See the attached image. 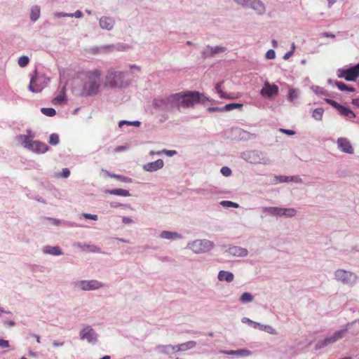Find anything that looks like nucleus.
<instances>
[{
	"label": "nucleus",
	"instance_id": "1",
	"mask_svg": "<svg viewBox=\"0 0 359 359\" xmlns=\"http://www.w3.org/2000/svg\"><path fill=\"white\" fill-rule=\"evenodd\" d=\"M210 99L204 94L198 91H185L170 94L169 95L158 96L153 100L152 105L158 111L171 112L175 109L193 107L196 104L205 103Z\"/></svg>",
	"mask_w": 359,
	"mask_h": 359
},
{
	"label": "nucleus",
	"instance_id": "2",
	"mask_svg": "<svg viewBox=\"0 0 359 359\" xmlns=\"http://www.w3.org/2000/svg\"><path fill=\"white\" fill-rule=\"evenodd\" d=\"M101 72L98 69L88 71L85 74L83 87L80 93L82 97H90L99 93Z\"/></svg>",
	"mask_w": 359,
	"mask_h": 359
},
{
	"label": "nucleus",
	"instance_id": "3",
	"mask_svg": "<svg viewBox=\"0 0 359 359\" xmlns=\"http://www.w3.org/2000/svg\"><path fill=\"white\" fill-rule=\"evenodd\" d=\"M128 74V72L110 69L108 70L106 75L105 86L111 88H126L130 83V81L127 79Z\"/></svg>",
	"mask_w": 359,
	"mask_h": 359
},
{
	"label": "nucleus",
	"instance_id": "4",
	"mask_svg": "<svg viewBox=\"0 0 359 359\" xmlns=\"http://www.w3.org/2000/svg\"><path fill=\"white\" fill-rule=\"evenodd\" d=\"M241 158L252 164L269 165L271 159L266 154L259 150H248L241 154Z\"/></svg>",
	"mask_w": 359,
	"mask_h": 359
},
{
	"label": "nucleus",
	"instance_id": "5",
	"mask_svg": "<svg viewBox=\"0 0 359 359\" xmlns=\"http://www.w3.org/2000/svg\"><path fill=\"white\" fill-rule=\"evenodd\" d=\"M50 78L44 74H38L36 69L31 75L28 89L32 93H40L48 85Z\"/></svg>",
	"mask_w": 359,
	"mask_h": 359
},
{
	"label": "nucleus",
	"instance_id": "6",
	"mask_svg": "<svg viewBox=\"0 0 359 359\" xmlns=\"http://www.w3.org/2000/svg\"><path fill=\"white\" fill-rule=\"evenodd\" d=\"M187 247L194 253H205L215 247V243L207 239H197L188 243Z\"/></svg>",
	"mask_w": 359,
	"mask_h": 359
},
{
	"label": "nucleus",
	"instance_id": "7",
	"mask_svg": "<svg viewBox=\"0 0 359 359\" xmlns=\"http://www.w3.org/2000/svg\"><path fill=\"white\" fill-rule=\"evenodd\" d=\"M347 332V329H342L338 331H336L333 334L327 336L323 339L318 340L316 345L315 349L316 351L322 349L328 345L332 344L339 339H342L345 334Z\"/></svg>",
	"mask_w": 359,
	"mask_h": 359
},
{
	"label": "nucleus",
	"instance_id": "8",
	"mask_svg": "<svg viewBox=\"0 0 359 359\" xmlns=\"http://www.w3.org/2000/svg\"><path fill=\"white\" fill-rule=\"evenodd\" d=\"M334 277L337 280L348 285H353L358 280L356 274L344 269L337 270L334 272Z\"/></svg>",
	"mask_w": 359,
	"mask_h": 359
},
{
	"label": "nucleus",
	"instance_id": "9",
	"mask_svg": "<svg viewBox=\"0 0 359 359\" xmlns=\"http://www.w3.org/2000/svg\"><path fill=\"white\" fill-rule=\"evenodd\" d=\"M234 1L243 7L253 9L259 15H263L266 12L264 4L260 0H234Z\"/></svg>",
	"mask_w": 359,
	"mask_h": 359
},
{
	"label": "nucleus",
	"instance_id": "10",
	"mask_svg": "<svg viewBox=\"0 0 359 359\" xmlns=\"http://www.w3.org/2000/svg\"><path fill=\"white\" fill-rule=\"evenodd\" d=\"M358 66H353L347 69H339L337 75L339 78L344 79L347 81H355L359 77V69Z\"/></svg>",
	"mask_w": 359,
	"mask_h": 359
},
{
	"label": "nucleus",
	"instance_id": "11",
	"mask_svg": "<svg viewBox=\"0 0 359 359\" xmlns=\"http://www.w3.org/2000/svg\"><path fill=\"white\" fill-rule=\"evenodd\" d=\"M74 286L83 291H90L98 290L104 287V284L97 280H83L75 282Z\"/></svg>",
	"mask_w": 359,
	"mask_h": 359
},
{
	"label": "nucleus",
	"instance_id": "12",
	"mask_svg": "<svg viewBox=\"0 0 359 359\" xmlns=\"http://www.w3.org/2000/svg\"><path fill=\"white\" fill-rule=\"evenodd\" d=\"M23 147L36 154H44L50 149L46 143L39 140H33Z\"/></svg>",
	"mask_w": 359,
	"mask_h": 359
},
{
	"label": "nucleus",
	"instance_id": "13",
	"mask_svg": "<svg viewBox=\"0 0 359 359\" xmlns=\"http://www.w3.org/2000/svg\"><path fill=\"white\" fill-rule=\"evenodd\" d=\"M79 337L81 340H86L88 343L94 344L97 341L98 334L91 326L87 325L80 331Z\"/></svg>",
	"mask_w": 359,
	"mask_h": 359
},
{
	"label": "nucleus",
	"instance_id": "14",
	"mask_svg": "<svg viewBox=\"0 0 359 359\" xmlns=\"http://www.w3.org/2000/svg\"><path fill=\"white\" fill-rule=\"evenodd\" d=\"M279 88L274 83H270L266 81L264 84L263 88L260 90V95L268 99L276 96L278 94Z\"/></svg>",
	"mask_w": 359,
	"mask_h": 359
},
{
	"label": "nucleus",
	"instance_id": "15",
	"mask_svg": "<svg viewBox=\"0 0 359 359\" xmlns=\"http://www.w3.org/2000/svg\"><path fill=\"white\" fill-rule=\"evenodd\" d=\"M338 149L346 154H353L354 149L349 142V140L345 137H339L337 140Z\"/></svg>",
	"mask_w": 359,
	"mask_h": 359
},
{
	"label": "nucleus",
	"instance_id": "16",
	"mask_svg": "<svg viewBox=\"0 0 359 359\" xmlns=\"http://www.w3.org/2000/svg\"><path fill=\"white\" fill-rule=\"evenodd\" d=\"M116 21L115 19L109 16H102L99 19V25L101 29L111 31L114 29Z\"/></svg>",
	"mask_w": 359,
	"mask_h": 359
},
{
	"label": "nucleus",
	"instance_id": "17",
	"mask_svg": "<svg viewBox=\"0 0 359 359\" xmlns=\"http://www.w3.org/2000/svg\"><path fill=\"white\" fill-rule=\"evenodd\" d=\"M221 353L225 355H231L234 358L248 357L252 355V351L245 348L229 351L225 350L222 351Z\"/></svg>",
	"mask_w": 359,
	"mask_h": 359
},
{
	"label": "nucleus",
	"instance_id": "18",
	"mask_svg": "<svg viewBox=\"0 0 359 359\" xmlns=\"http://www.w3.org/2000/svg\"><path fill=\"white\" fill-rule=\"evenodd\" d=\"M226 252L237 257H245L248 255V251L246 248L235 245L229 246Z\"/></svg>",
	"mask_w": 359,
	"mask_h": 359
},
{
	"label": "nucleus",
	"instance_id": "19",
	"mask_svg": "<svg viewBox=\"0 0 359 359\" xmlns=\"http://www.w3.org/2000/svg\"><path fill=\"white\" fill-rule=\"evenodd\" d=\"M35 137V133L32 130L27 129L25 135H19L16 137V140L21 144L22 147L33 141Z\"/></svg>",
	"mask_w": 359,
	"mask_h": 359
},
{
	"label": "nucleus",
	"instance_id": "20",
	"mask_svg": "<svg viewBox=\"0 0 359 359\" xmlns=\"http://www.w3.org/2000/svg\"><path fill=\"white\" fill-rule=\"evenodd\" d=\"M164 165L162 159H158L156 161L150 162L143 165V169L147 172H155L161 169Z\"/></svg>",
	"mask_w": 359,
	"mask_h": 359
},
{
	"label": "nucleus",
	"instance_id": "21",
	"mask_svg": "<svg viewBox=\"0 0 359 359\" xmlns=\"http://www.w3.org/2000/svg\"><path fill=\"white\" fill-rule=\"evenodd\" d=\"M114 48V45H102L91 48L90 52L93 54L107 53L113 51Z\"/></svg>",
	"mask_w": 359,
	"mask_h": 359
},
{
	"label": "nucleus",
	"instance_id": "22",
	"mask_svg": "<svg viewBox=\"0 0 359 359\" xmlns=\"http://www.w3.org/2000/svg\"><path fill=\"white\" fill-rule=\"evenodd\" d=\"M42 252L43 254L53 256L63 255V252L59 246L46 245L42 248Z\"/></svg>",
	"mask_w": 359,
	"mask_h": 359
},
{
	"label": "nucleus",
	"instance_id": "23",
	"mask_svg": "<svg viewBox=\"0 0 359 359\" xmlns=\"http://www.w3.org/2000/svg\"><path fill=\"white\" fill-rule=\"evenodd\" d=\"M159 236L161 238L167 239L169 241H175L182 238V235L177 232L169 231H163L160 233Z\"/></svg>",
	"mask_w": 359,
	"mask_h": 359
},
{
	"label": "nucleus",
	"instance_id": "24",
	"mask_svg": "<svg viewBox=\"0 0 359 359\" xmlns=\"http://www.w3.org/2000/svg\"><path fill=\"white\" fill-rule=\"evenodd\" d=\"M299 95L300 91L298 89L290 87L288 90L287 100L290 102L295 105L297 104Z\"/></svg>",
	"mask_w": 359,
	"mask_h": 359
},
{
	"label": "nucleus",
	"instance_id": "25",
	"mask_svg": "<svg viewBox=\"0 0 359 359\" xmlns=\"http://www.w3.org/2000/svg\"><path fill=\"white\" fill-rule=\"evenodd\" d=\"M217 278L219 281H226L227 283H231L234 279V275L231 271L221 270L219 271Z\"/></svg>",
	"mask_w": 359,
	"mask_h": 359
},
{
	"label": "nucleus",
	"instance_id": "26",
	"mask_svg": "<svg viewBox=\"0 0 359 359\" xmlns=\"http://www.w3.org/2000/svg\"><path fill=\"white\" fill-rule=\"evenodd\" d=\"M53 15H54V17H55L57 18H64V17H69V18L74 17L76 18H81L83 16V13L79 10H77L74 13H65V12H55V13H54Z\"/></svg>",
	"mask_w": 359,
	"mask_h": 359
},
{
	"label": "nucleus",
	"instance_id": "27",
	"mask_svg": "<svg viewBox=\"0 0 359 359\" xmlns=\"http://www.w3.org/2000/svg\"><path fill=\"white\" fill-rule=\"evenodd\" d=\"M231 132L236 135L238 136L240 139H250V136H252V134L249 133L248 132L240 128H232Z\"/></svg>",
	"mask_w": 359,
	"mask_h": 359
},
{
	"label": "nucleus",
	"instance_id": "28",
	"mask_svg": "<svg viewBox=\"0 0 359 359\" xmlns=\"http://www.w3.org/2000/svg\"><path fill=\"white\" fill-rule=\"evenodd\" d=\"M78 248H81L83 251H89L92 252H100V249L95 245H88L86 243H78L75 245Z\"/></svg>",
	"mask_w": 359,
	"mask_h": 359
},
{
	"label": "nucleus",
	"instance_id": "29",
	"mask_svg": "<svg viewBox=\"0 0 359 359\" xmlns=\"http://www.w3.org/2000/svg\"><path fill=\"white\" fill-rule=\"evenodd\" d=\"M106 194H109L111 195L121 196H130L131 194L129 191L123 189H107L105 191Z\"/></svg>",
	"mask_w": 359,
	"mask_h": 359
},
{
	"label": "nucleus",
	"instance_id": "30",
	"mask_svg": "<svg viewBox=\"0 0 359 359\" xmlns=\"http://www.w3.org/2000/svg\"><path fill=\"white\" fill-rule=\"evenodd\" d=\"M176 346L173 345H158L156 350L161 353L169 354L170 351H176Z\"/></svg>",
	"mask_w": 359,
	"mask_h": 359
},
{
	"label": "nucleus",
	"instance_id": "31",
	"mask_svg": "<svg viewBox=\"0 0 359 359\" xmlns=\"http://www.w3.org/2000/svg\"><path fill=\"white\" fill-rule=\"evenodd\" d=\"M196 345V342L194 341H189L185 343L178 344L176 346V351H182L193 348Z\"/></svg>",
	"mask_w": 359,
	"mask_h": 359
},
{
	"label": "nucleus",
	"instance_id": "32",
	"mask_svg": "<svg viewBox=\"0 0 359 359\" xmlns=\"http://www.w3.org/2000/svg\"><path fill=\"white\" fill-rule=\"evenodd\" d=\"M297 213V210L294 208H280V217H292Z\"/></svg>",
	"mask_w": 359,
	"mask_h": 359
},
{
	"label": "nucleus",
	"instance_id": "33",
	"mask_svg": "<svg viewBox=\"0 0 359 359\" xmlns=\"http://www.w3.org/2000/svg\"><path fill=\"white\" fill-rule=\"evenodd\" d=\"M279 182H301L302 179L299 176H283L280 175L277 177Z\"/></svg>",
	"mask_w": 359,
	"mask_h": 359
},
{
	"label": "nucleus",
	"instance_id": "34",
	"mask_svg": "<svg viewBox=\"0 0 359 359\" xmlns=\"http://www.w3.org/2000/svg\"><path fill=\"white\" fill-rule=\"evenodd\" d=\"M262 210L264 213H268L276 217H280V208L278 207H263Z\"/></svg>",
	"mask_w": 359,
	"mask_h": 359
},
{
	"label": "nucleus",
	"instance_id": "35",
	"mask_svg": "<svg viewBox=\"0 0 359 359\" xmlns=\"http://www.w3.org/2000/svg\"><path fill=\"white\" fill-rule=\"evenodd\" d=\"M40 7L39 6H33L30 11V20L32 22H36L40 17Z\"/></svg>",
	"mask_w": 359,
	"mask_h": 359
},
{
	"label": "nucleus",
	"instance_id": "36",
	"mask_svg": "<svg viewBox=\"0 0 359 359\" xmlns=\"http://www.w3.org/2000/svg\"><path fill=\"white\" fill-rule=\"evenodd\" d=\"M311 90L313 91V93L316 95H325L330 97V93H328V91L321 87H319L318 86H312L311 87Z\"/></svg>",
	"mask_w": 359,
	"mask_h": 359
},
{
	"label": "nucleus",
	"instance_id": "37",
	"mask_svg": "<svg viewBox=\"0 0 359 359\" xmlns=\"http://www.w3.org/2000/svg\"><path fill=\"white\" fill-rule=\"evenodd\" d=\"M339 114L348 117V118H353L356 116L355 114L352 110L345 106H344L341 110H340Z\"/></svg>",
	"mask_w": 359,
	"mask_h": 359
},
{
	"label": "nucleus",
	"instance_id": "38",
	"mask_svg": "<svg viewBox=\"0 0 359 359\" xmlns=\"http://www.w3.org/2000/svg\"><path fill=\"white\" fill-rule=\"evenodd\" d=\"M324 113V109L322 107L316 108L313 111L312 117L316 121H321Z\"/></svg>",
	"mask_w": 359,
	"mask_h": 359
},
{
	"label": "nucleus",
	"instance_id": "39",
	"mask_svg": "<svg viewBox=\"0 0 359 359\" xmlns=\"http://www.w3.org/2000/svg\"><path fill=\"white\" fill-rule=\"evenodd\" d=\"M243 107V104L241 103H229L223 107L224 111H230L236 109H241Z\"/></svg>",
	"mask_w": 359,
	"mask_h": 359
},
{
	"label": "nucleus",
	"instance_id": "40",
	"mask_svg": "<svg viewBox=\"0 0 359 359\" xmlns=\"http://www.w3.org/2000/svg\"><path fill=\"white\" fill-rule=\"evenodd\" d=\"M253 300V296L251 293L245 292L240 297V301L243 304L250 303Z\"/></svg>",
	"mask_w": 359,
	"mask_h": 359
},
{
	"label": "nucleus",
	"instance_id": "41",
	"mask_svg": "<svg viewBox=\"0 0 359 359\" xmlns=\"http://www.w3.org/2000/svg\"><path fill=\"white\" fill-rule=\"evenodd\" d=\"M222 82H219L215 86V90L219 95L221 98L230 99V96L227 95L225 93L223 92L222 89Z\"/></svg>",
	"mask_w": 359,
	"mask_h": 359
},
{
	"label": "nucleus",
	"instance_id": "42",
	"mask_svg": "<svg viewBox=\"0 0 359 359\" xmlns=\"http://www.w3.org/2000/svg\"><path fill=\"white\" fill-rule=\"evenodd\" d=\"M41 112L43 114L46 115L47 116H50V117H52L56 114L55 109L52 107H48V108L43 107L41 109Z\"/></svg>",
	"mask_w": 359,
	"mask_h": 359
},
{
	"label": "nucleus",
	"instance_id": "43",
	"mask_svg": "<svg viewBox=\"0 0 359 359\" xmlns=\"http://www.w3.org/2000/svg\"><path fill=\"white\" fill-rule=\"evenodd\" d=\"M60 142V137L57 133H52L49 137L48 143L51 145L56 146Z\"/></svg>",
	"mask_w": 359,
	"mask_h": 359
},
{
	"label": "nucleus",
	"instance_id": "44",
	"mask_svg": "<svg viewBox=\"0 0 359 359\" xmlns=\"http://www.w3.org/2000/svg\"><path fill=\"white\" fill-rule=\"evenodd\" d=\"M65 86H63L62 90H61V92H60V94L59 95H57L55 98V101L57 103H63L65 102L66 100V95H65Z\"/></svg>",
	"mask_w": 359,
	"mask_h": 359
},
{
	"label": "nucleus",
	"instance_id": "45",
	"mask_svg": "<svg viewBox=\"0 0 359 359\" xmlns=\"http://www.w3.org/2000/svg\"><path fill=\"white\" fill-rule=\"evenodd\" d=\"M208 48L212 50L214 56L216 54L224 53L226 50V48L225 47L219 46H216L213 47V46H210L208 45Z\"/></svg>",
	"mask_w": 359,
	"mask_h": 359
},
{
	"label": "nucleus",
	"instance_id": "46",
	"mask_svg": "<svg viewBox=\"0 0 359 359\" xmlns=\"http://www.w3.org/2000/svg\"><path fill=\"white\" fill-rule=\"evenodd\" d=\"M140 122L139 121H126V120H123V121H121L119 123H118V126L120 128H122L123 126L124 125H127V126H140Z\"/></svg>",
	"mask_w": 359,
	"mask_h": 359
},
{
	"label": "nucleus",
	"instance_id": "47",
	"mask_svg": "<svg viewBox=\"0 0 359 359\" xmlns=\"http://www.w3.org/2000/svg\"><path fill=\"white\" fill-rule=\"evenodd\" d=\"M220 205L223 208H238L239 205L236 203L230 201H222L220 202Z\"/></svg>",
	"mask_w": 359,
	"mask_h": 359
},
{
	"label": "nucleus",
	"instance_id": "48",
	"mask_svg": "<svg viewBox=\"0 0 359 359\" xmlns=\"http://www.w3.org/2000/svg\"><path fill=\"white\" fill-rule=\"evenodd\" d=\"M29 62V58L26 55H22L18 59V65L21 67H26Z\"/></svg>",
	"mask_w": 359,
	"mask_h": 359
},
{
	"label": "nucleus",
	"instance_id": "49",
	"mask_svg": "<svg viewBox=\"0 0 359 359\" xmlns=\"http://www.w3.org/2000/svg\"><path fill=\"white\" fill-rule=\"evenodd\" d=\"M62 222H63L62 223V225H64L65 226H67V227H83V226L81 224H77L76 222H71V221L62 220Z\"/></svg>",
	"mask_w": 359,
	"mask_h": 359
},
{
	"label": "nucleus",
	"instance_id": "50",
	"mask_svg": "<svg viewBox=\"0 0 359 359\" xmlns=\"http://www.w3.org/2000/svg\"><path fill=\"white\" fill-rule=\"evenodd\" d=\"M334 85H336L338 89L341 91H346V89H348V85L342 81H335Z\"/></svg>",
	"mask_w": 359,
	"mask_h": 359
},
{
	"label": "nucleus",
	"instance_id": "51",
	"mask_svg": "<svg viewBox=\"0 0 359 359\" xmlns=\"http://www.w3.org/2000/svg\"><path fill=\"white\" fill-rule=\"evenodd\" d=\"M114 177L119 180L121 182H126V183H130L132 182V179L126 176L119 175H114Z\"/></svg>",
	"mask_w": 359,
	"mask_h": 359
},
{
	"label": "nucleus",
	"instance_id": "52",
	"mask_svg": "<svg viewBox=\"0 0 359 359\" xmlns=\"http://www.w3.org/2000/svg\"><path fill=\"white\" fill-rule=\"evenodd\" d=\"M46 219H48L50 222V224L54 226H59L62 225V223L63 222L62 219L52 218V217H45Z\"/></svg>",
	"mask_w": 359,
	"mask_h": 359
},
{
	"label": "nucleus",
	"instance_id": "53",
	"mask_svg": "<svg viewBox=\"0 0 359 359\" xmlns=\"http://www.w3.org/2000/svg\"><path fill=\"white\" fill-rule=\"evenodd\" d=\"M130 48L131 47L130 45L125 44V43H118L116 46H115L114 50L123 51V50H129Z\"/></svg>",
	"mask_w": 359,
	"mask_h": 359
},
{
	"label": "nucleus",
	"instance_id": "54",
	"mask_svg": "<svg viewBox=\"0 0 359 359\" xmlns=\"http://www.w3.org/2000/svg\"><path fill=\"white\" fill-rule=\"evenodd\" d=\"M202 55L204 58L214 57L212 51L211 49L208 48V46H207L206 48L202 52Z\"/></svg>",
	"mask_w": 359,
	"mask_h": 359
},
{
	"label": "nucleus",
	"instance_id": "55",
	"mask_svg": "<svg viewBox=\"0 0 359 359\" xmlns=\"http://www.w3.org/2000/svg\"><path fill=\"white\" fill-rule=\"evenodd\" d=\"M81 217H83L85 219H92V220H97L98 219V217L97 215H93V214H89V213H82L81 215Z\"/></svg>",
	"mask_w": 359,
	"mask_h": 359
},
{
	"label": "nucleus",
	"instance_id": "56",
	"mask_svg": "<svg viewBox=\"0 0 359 359\" xmlns=\"http://www.w3.org/2000/svg\"><path fill=\"white\" fill-rule=\"evenodd\" d=\"M220 172L224 177L230 176L232 172L231 170L227 166L222 167L220 170Z\"/></svg>",
	"mask_w": 359,
	"mask_h": 359
},
{
	"label": "nucleus",
	"instance_id": "57",
	"mask_svg": "<svg viewBox=\"0 0 359 359\" xmlns=\"http://www.w3.org/2000/svg\"><path fill=\"white\" fill-rule=\"evenodd\" d=\"M162 153L165 154L167 156H168L170 157L173 156L174 155L177 154V151L175 150L163 149L162 151H158L157 155H160Z\"/></svg>",
	"mask_w": 359,
	"mask_h": 359
},
{
	"label": "nucleus",
	"instance_id": "58",
	"mask_svg": "<svg viewBox=\"0 0 359 359\" xmlns=\"http://www.w3.org/2000/svg\"><path fill=\"white\" fill-rule=\"evenodd\" d=\"M70 175V170L68 168H63L62 172L57 175V177L67 178Z\"/></svg>",
	"mask_w": 359,
	"mask_h": 359
},
{
	"label": "nucleus",
	"instance_id": "59",
	"mask_svg": "<svg viewBox=\"0 0 359 359\" xmlns=\"http://www.w3.org/2000/svg\"><path fill=\"white\" fill-rule=\"evenodd\" d=\"M262 330L263 331H265L269 334H276V330L270 326V325H264V328H262Z\"/></svg>",
	"mask_w": 359,
	"mask_h": 359
},
{
	"label": "nucleus",
	"instance_id": "60",
	"mask_svg": "<svg viewBox=\"0 0 359 359\" xmlns=\"http://www.w3.org/2000/svg\"><path fill=\"white\" fill-rule=\"evenodd\" d=\"M208 111L212 113V112H224L223 111V107H209L208 108Z\"/></svg>",
	"mask_w": 359,
	"mask_h": 359
},
{
	"label": "nucleus",
	"instance_id": "61",
	"mask_svg": "<svg viewBox=\"0 0 359 359\" xmlns=\"http://www.w3.org/2000/svg\"><path fill=\"white\" fill-rule=\"evenodd\" d=\"M330 105H331L332 107L335 108L339 112H340V110H341V109L344 107L343 105L340 104L339 103H338L337 102H336L334 100H332Z\"/></svg>",
	"mask_w": 359,
	"mask_h": 359
},
{
	"label": "nucleus",
	"instance_id": "62",
	"mask_svg": "<svg viewBox=\"0 0 359 359\" xmlns=\"http://www.w3.org/2000/svg\"><path fill=\"white\" fill-rule=\"evenodd\" d=\"M110 206L111 208L123 207V208H129L130 205L123 204V203H118V202H111L110 203Z\"/></svg>",
	"mask_w": 359,
	"mask_h": 359
},
{
	"label": "nucleus",
	"instance_id": "63",
	"mask_svg": "<svg viewBox=\"0 0 359 359\" xmlns=\"http://www.w3.org/2000/svg\"><path fill=\"white\" fill-rule=\"evenodd\" d=\"M279 130L282 133L285 134V135H289V136H292V135H294L295 134V131L293 130L280 128Z\"/></svg>",
	"mask_w": 359,
	"mask_h": 359
},
{
	"label": "nucleus",
	"instance_id": "64",
	"mask_svg": "<svg viewBox=\"0 0 359 359\" xmlns=\"http://www.w3.org/2000/svg\"><path fill=\"white\" fill-rule=\"evenodd\" d=\"M266 57L267 59H274L276 57V53L272 49H270L269 50H267L266 53Z\"/></svg>",
	"mask_w": 359,
	"mask_h": 359
}]
</instances>
